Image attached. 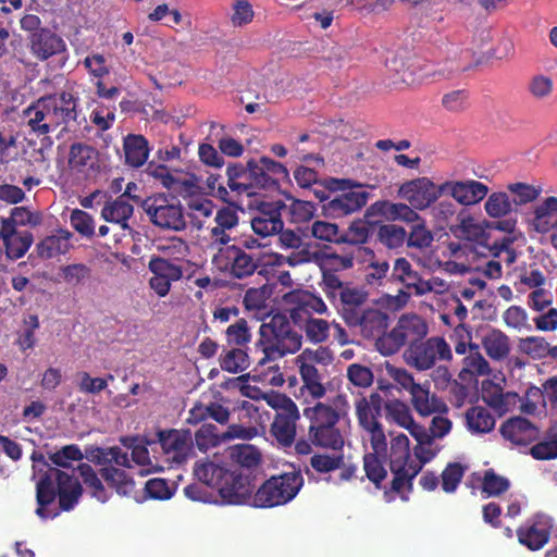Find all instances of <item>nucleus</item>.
Segmentation results:
<instances>
[{
  "label": "nucleus",
  "mask_w": 557,
  "mask_h": 557,
  "mask_svg": "<svg viewBox=\"0 0 557 557\" xmlns=\"http://www.w3.org/2000/svg\"><path fill=\"white\" fill-rule=\"evenodd\" d=\"M83 494L77 478L60 469H48L36 483V515L46 520L54 519L61 511H70Z\"/></svg>",
  "instance_id": "obj_1"
},
{
  "label": "nucleus",
  "mask_w": 557,
  "mask_h": 557,
  "mask_svg": "<svg viewBox=\"0 0 557 557\" xmlns=\"http://www.w3.org/2000/svg\"><path fill=\"white\" fill-rule=\"evenodd\" d=\"M78 104L79 98L76 95L63 90L40 97L23 111V115L30 129L41 136L59 127L69 131L71 123L77 121Z\"/></svg>",
  "instance_id": "obj_2"
},
{
  "label": "nucleus",
  "mask_w": 557,
  "mask_h": 557,
  "mask_svg": "<svg viewBox=\"0 0 557 557\" xmlns=\"http://www.w3.org/2000/svg\"><path fill=\"white\" fill-rule=\"evenodd\" d=\"M195 476L206 486L215 488L225 505H244L253 497V478L243 470H231L213 461H197Z\"/></svg>",
  "instance_id": "obj_3"
},
{
  "label": "nucleus",
  "mask_w": 557,
  "mask_h": 557,
  "mask_svg": "<svg viewBox=\"0 0 557 557\" xmlns=\"http://www.w3.org/2000/svg\"><path fill=\"white\" fill-rule=\"evenodd\" d=\"M302 334L295 330L292 320L283 313H276L259 327V339L256 343L262 357L258 367L275 362L288 354H295L301 348Z\"/></svg>",
  "instance_id": "obj_4"
},
{
  "label": "nucleus",
  "mask_w": 557,
  "mask_h": 557,
  "mask_svg": "<svg viewBox=\"0 0 557 557\" xmlns=\"http://www.w3.org/2000/svg\"><path fill=\"white\" fill-rule=\"evenodd\" d=\"M304 417L309 421L308 437L314 446L333 451L343 450L345 434L341 428V414L335 408L319 401L305 408Z\"/></svg>",
  "instance_id": "obj_5"
},
{
  "label": "nucleus",
  "mask_w": 557,
  "mask_h": 557,
  "mask_svg": "<svg viewBox=\"0 0 557 557\" xmlns=\"http://www.w3.org/2000/svg\"><path fill=\"white\" fill-rule=\"evenodd\" d=\"M320 286L346 325L370 305L369 293L363 287L344 282L331 271L323 272Z\"/></svg>",
  "instance_id": "obj_6"
},
{
  "label": "nucleus",
  "mask_w": 557,
  "mask_h": 557,
  "mask_svg": "<svg viewBox=\"0 0 557 557\" xmlns=\"http://www.w3.org/2000/svg\"><path fill=\"white\" fill-rule=\"evenodd\" d=\"M322 186L330 193L341 191L322 205L325 216L342 218L361 210L368 202L370 193L350 178L327 177Z\"/></svg>",
  "instance_id": "obj_7"
},
{
  "label": "nucleus",
  "mask_w": 557,
  "mask_h": 557,
  "mask_svg": "<svg viewBox=\"0 0 557 557\" xmlns=\"http://www.w3.org/2000/svg\"><path fill=\"white\" fill-rule=\"evenodd\" d=\"M389 470L393 473L391 487L384 491V499L387 503L395 500L398 495L403 500L409 499L413 490L412 479L409 478L411 467L410 442L406 434L399 433L392 436L389 456Z\"/></svg>",
  "instance_id": "obj_8"
},
{
  "label": "nucleus",
  "mask_w": 557,
  "mask_h": 557,
  "mask_svg": "<svg viewBox=\"0 0 557 557\" xmlns=\"http://www.w3.org/2000/svg\"><path fill=\"white\" fill-rule=\"evenodd\" d=\"M304 482L301 472L296 470L272 475L255 492L251 504L258 508L286 505L297 496Z\"/></svg>",
  "instance_id": "obj_9"
},
{
  "label": "nucleus",
  "mask_w": 557,
  "mask_h": 557,
  "mask_svg": "<svg viewBox=\"0 0 557 557\" xmlns=\"http://www.w3.org/2000/svg\"><path fill=\"white\" fill-rule=\"evenodd\" d=\"M428 333L429 326L422 317L416 313L403 314L396 325L380 337L375 347L383 356H392L405 345L411 346L412 343H419L426 337Z\"/></svg>",
  "instance_id": "obj_10"
},
{
  "label": "nucleus",
  "mask_w": 557,
  "mask_h": 557,
  "mask_svg": "<svg viewBox=\"0 0 557 557\" xmlns=\"http://www.w3.org/2000/svg\"><path fill=\"white\" fill-rule=\"evenodd\" d=\"M149 221L163 231L182 232L187 227L184 208L174 196L156 194L141 201Z\"/></svg>",
  "instance_id": "obj_11"
},
{
  "label": "nucleus",
  "mask_w": 557,
  "mask_h": 557,
  "mask_svg": "<svg viewBox=\"0 0 557 557\" xmlns=\"http://www.w3.org/2000/svg\"><path fill=\"white\" fill-rule=\"evenodd\" d=\"M404 359L409 367L418 371H426L434 368L437 362L450 361L453 352L443 336H432L407 346Z\"/></svg>",
  "instance_id": "obj_12"
},
{
  "label": "nucleus",
  "mask_w": 557,
  "mask_h": 557,
  "mask_svg": "<svg viewBox=\"0 0 557 557\" xmlns=\"http://www.w3.org/2000/svg\"><path fill=\"white\" fill-rule=\"evenodd\" d=\"M398 196L418 211H424L444 196V182L435 184L426 176L406 181L399 186Z\"/></svg>",
  "instance_id": "obj_13"
},
{
  "label": "nucleus",
  "mask_w": 557,
  "mask_h": 557,
  "mask_svg": "<svg viewBox=\"0 0 557 557\" xmlns=\"http://www.w3.org/2000/svg\"><path fill=\"white\" fill-rule=\"evenodd\" d=\"M213 261L220 269L227 271L231 276L242 280L257 271L260 260L240 246L230 245L221 248Z\"/></svg>",
  "instance_id": "obj_14"
},
{
  "label": "nucleus",
  "mask_w": 557,
  "mask_h": 557,
  "mask_svg": "<svg viewBox=\"0 0 557 557\" xmlns=\"http://www.w3.org/2000/svg\"><path fill=\"white\" fill-rule=\"evenodd\" d=\"M286 311L289 314L295 326L313 318V314H323L327 312V306L323 299L308 290L295 289L284 296Z\"/></svg>",
  "instance_id": "obj_15"
},
{
  "label": "nucleus",
  "mask_w": 557,
  "mask_h": 557,
  "mask_svg": "<svg viewBox=\"0 0 557 557\" xmlns=\"http://www.w3.org/2000/svg\"><path fill=\"white\" fill-rule=\"evenodd\" d=\"M553 529L552 519L545 515H535L521 524L517 531L518 542L530 550L542 549L549 541Z\"/></svg>",
  "instance_id": "obj_16"
},
{
  "label": "nucleus",
  "mask_w": 557,
  "mask_h": 557,
  "mask_svg": "<svg viewBox=\"0 0 557 557\" xmlns=\"http://www.w3.org/2000/svg\"><path fill=\"white\" fill-rule=\"evenodd\" d=\"M250 165L255 195L261 189L278 188V180L288 177L286 166L269 157L250 159Z\"/></svg>",
  "instance_id": "obj_17"
},
{
  "label": "nucleus",
  "mask_w": 557,
  "mask_h": 557,
  "mask_svg": "<svg viewBox=\"0 0 557 557\" xmlns=\"http://www.w3.org/2000/svg\"><path fill=\"white\" fill-rule=\"evenodd\" d=\"M388 324V313L376 306L369 305L347 326L358 330L362 337L375 339L376 343L380 337L387 334Z\"/></svg>",
  "instance_id": "obj_18"
},
{
  "label": "nucleus",
  "mask_w": 557,
  "mask_h": 557,
  "mask_svg": "<svg viewBox=\"0 0 557 557\" xmlns=\"http://www.w3.org/2000/svg\"><path fill=\"white\" fill-rule=\"evenodd\" d=\"M281 247L285 249H293L290 255L285 258V262L289 267H297L310 262H317L320 258L318 251H312L310 245L304 243L299 233L293 230H284L276 233Z\"/></svg>",
  "instance_id": "obj_19"
},
{
  "label": "nucleus",
  "mask_w": 557,
  "mask_h": 557,
  "mask_svg": "<svg viewBox=\"0 0 557 557\" xmlns=\"http://www.w3.org/2000/svg\"><path fill=\"white\" fill-rule=\"evenodd\" d=\"M488 193V187L474 180L445 181L444 196L453 197L458 203L471 206L483 200Z\"/></svg>",
  "instance_id": "obj_20"
},
{
  "label": "nucleus",
  "mask_w": 557,
  "mask_h": 557,
  "mask_svg": "<svg viewBox=\"0 0 557 557\" xmlns=\"http://www.w3.org/2000/svg\"><path fill=\"white\" fill-rule=\"evenodd\" d=\"M159 442L164 453L178 463L185 461L193 450V437L188 430L161 431Z\"/></svg>",
  "instance_id": "obj_21"
},
{
  "label": "nucleus",
  "mask_w": 557,
  "mask_h": 557,
  "mask_svg": "<svg viewBox=\"0 0 557 557\" xmlns=\"http://www.w3.org/2000/svg\"><path fill=\"white\" fill-rule=\"evenodd\" d=\"M245 429L242 425L231 424L227 431L220 432L216 425L203 423L195 433V443L200 451L216 447L220 444L236 437H243Z\"/></svg>",
  "instance_id": "obj_22"
},
{
  "label": "nucleus",
  "mask_w": 557,
  "mask_h": 557,
  "mask_svg": "<svg viewBox=\"0 0 557 557\" xmlns=\"http://www.w3.org/2000/svg\"><path fill=\"white\" fill-rule=\"evenodd\" d=\"M28 40L30 52L40 61L66 50L65 41L48 28L30 34Z\"/></svg>",
  "instance_id": "obj_23"
},
{
  "label": "nucleus",
  "mask_w": 557,
  "mask_h": 557,
  "mask_svg": "<svg viewBox=\"0 0 557 557\" xmlns=\"http://www.w3.org/2000/svg\"><path fill=\"white\" fill-rule=\"evenodd\" d=\"M502 436L517 446H528L539 436L537 428L522 417L510 418L499 429Z\"/></svg>",
  "instance_id": "obj_24"
},
{
  "label": "nucleus",
  "mask_w": 557,
  "mask_h": 557,
  "mask_svg": "<svg viewBox=\"0 0 557 557\" xmlns=\"http://www.w3.org/2000/svg\"><path fill=\"white\" fill-rule=\"evenodd\" d=\"M132 186H135V184L129 183L122 195L117 196L114 200L106 202L101 210V216L107 222L116 223L122 230L129 228L128 220L134 213V207L129 202Z\"/></svg>",
  "instance_id": "obj_25"
},
{
  "label": "nucleus",
  "mask_w": 557,
  "mask_h": 557,
  "mask_svg": "<svg viewBox=\"0 0 557 557\" xmlns=\"http://www.w3.org/2000/svg\"><path fill=\"white\" fill-rule=\"evenodd\" d=\"M73 234L65 228H59L54 234L46 236L36 244L35 252L41 259H52L65 255L71 248Z\"/></svg>",
  "instance_id": "obj_26"
},
{
  "label": "nucleus",
  "mask_w": 557,
  "mask_h": 557,
  "mask_svg": "<svg viewBox=\"0 0 557 557\" xmlns=\"http://www.w3.org/2000/svg\"><path fill=\"white\" fill-rule=\"evenodd\" d=\"M226 185L238 195H255L250 160L246 164L234 162L227 165Z\"/></svg>",
  "instance_id": "obj_27"
},
{
  "label": "nucleus",
  "mask_w": 557,
  "mask_h": 557,
  "mask_svg": "<svg viewBox=\"0 0 557 557\" xmlns=\"http://www.w3.org/2000/svg\"><path fill=\"white\" fill-rule=\"evenodd\" d=\"M300 418L299 411L287 414H274L270 433L282 447H290L296 438V424Z\"/></svg>",
  "instance_id": "obj_28"
},
{
  "label": "nucleus",
  "mask_w": 557,
  "mask_h": 557,
  "mask_svg": "<svg viewBox=\"0 0 557 557\" xmlns=\"http://www.w3.org/2000/svg\"><path fill=\"white\" fill-rule=\"evenodd\" d=\"M372 210H376L382 216L388 221H403L406 223H414L421 221L422 218L418 210L408 202H392L388 200L376 201L371 206Z\"/></svg>",
  "instance_id": "obj_29"
},
{
  "label": "nucleus",
  "mask_w": 557,
  "mask_h": 557,
  "mask_svg": "<svg viewBox=\"0 0 557 557\" xmlns=\"http://www.w3.org/2000/svg\"><path fill=\"white\" fill-rule=\"evenodd\" d=\"M531 224L542 234L557 228V197H547L534 208Z\"/></svg>",
  "instance_id": "obj_30"
},
{
  "label": "nucleus",
  "mask_w": 557,
  "mask_h": 557,
  "mask_svg": "<svg viewBox=\"0 0 557 557\" xmlns=\"http://www.w3.org/2000/svg\"><path fill=\"white\" fill-rule=\"evenodd\" d=\"M429 209L432 219L441 230L449 227L453 233H456V227L467 228L472 222V219L470 218L466 219L458 216L459 224H457L456 226L449 225L450 221L456 215L457 206L451 200L448 199L437 200Z\"/></svg>",
  "instance_id": "obj_31"
},
{
  "label": "nucleus",
  "mask_w": 557,
  "mask_h": 557,
  "mask_svg": "<svg viewBox=\"0 0 557 557\" xmlns=\"http://www.w3.org/2000/svg\"><path fill=\"white\" fill-rule=\"evenodd\" d=\"M410 395L412 406L420 416L428 417L435 412L447 411L446 404L435 395H431L429 388L420 384L413 387Z\"/></svg>",
  "instance_id": "obj_32"
},
{
  "label": "nucleus",
  "mask_w": 557,
  "mask_h": 557,
  "mask_svg": "<svg viewBox=\"0 0 557 557\" xmlns=\"http://www.w3.org/2000/svg\"><path fill=\"white\" fill-rule=\"evenodd\" d=\"M125 162L133 168L144 165L149 156L148 140L143 135L129 134L124 138Z\"/></svg>",
  "instance_id": "obj_33"
},
{
  "label": "nucleus",
  "mask_w": 557,
  "mask_h": 557,
  "mask_svg": "<svg viewBox=\"0 0 557 557\" xmlns=\"http://www.w3.org/2000/svg\"><path fill=\"white\" fill-rule=\"evenodd\" d=\"M101 478L107 484L114 488L119 495L132 496L135 492V482L125 470L119 469L114 466H106L100 469Z\"/></svg>",
  "instance_id": "obj_34"
},
{
  "label": "nucleus",
  "mask_w": 557,
  "mask_h": 557,
  "mask_svg": "<svg viewBox=\"0 0 557 557\" xmlns=\"http://www.w3.org/2000/svg\"><path fill=\"white\" fill-rule=\"evenodd\" d=\"M466 422L470 432L484 434L494 430L496 420L488 408L473 406L466 411Z\"/></svg>",
  "instance_id": "obj_35"
},
{
  "label": "nucleus",
  "mask_w": 557,
  "mask_h": 557,
  "mask_svg": "<svg viewBox=\"0 0 557 557\" xmlns=\"http://www.w3.org/2000/svg\"><path fill=\"white\" fill-rule=\"evenodd\" d=\"M209 138L218 145L222 154L232 158H238L244 153V146L240 141L227 136L224 125L212 122L210 125Z\"/></svg>",
  "instance_id": "obj_36"
},
{
  "label": "nucleus",
  "mask_w": 557,
  "mask_h": 557,
  "mask_svg": "<svg viewBox=\"0 0 557 557\" xmlns=\"http://www.w3.org/2000/svg\"><path fill=\"white\" fill-rule=\"evenodd\" d=\"M482 346L486 355L493 360H503L510 351L508 336L497 329L491 330L483 336Z\"/></svg>",
  "instance_id": "obj_37"
},
{
  "label": "nucleus",
  "mask_w": 557,
  "mask_h": 557,
  "mask_svg": "<svg viewBox=\"0 0 557 557\" xmlns=\"http://www.w3.org/2000/svg\"><path fill=\"white\" fill-rule=\"evenodd\" d=\"M491 372L490 364L482 356L478 344H469V355L463 359V367L460 371V377L483 376Z\"/></svg>",
  "instance_id": "obj_38"
},
{
  "label": "nucleus",
  "mask_w": 557,
  "mask_h": 557,
  "mask_svg": "<svg viewBox=\"0 0 557 557\" xmlns=\"http://www.w3.org/2000/svg\"><path fill=\"white\" fill-rule=\"evenodd\" d=\"M219 363L223 371L228 373H239L245 371L250 366L248 354L240 347H233L224 349L220 357Z\"/></svg>",
  "instance_id": "obj_39"
},
{
  "label": "nucleus",
  "mask_w": 557,
  "mask_h": 557,
  "mask_svg": "<svg viewBox=\"0 0 557 557\" xmlns=\"http://www.w3.org/2000/svg\"><path fill=\"white\" fill-rule=\"evenodd\" d=\"M232 459L245 472L259 467L261 462V454L259 449L251 444L236 445L231 449Z\"/></svg>",
  "instance_id": "obj_40"
},
{
  "label": "nucleus",
  "mask_w": 557,
  "mask_h": 557,
  "mask_svg": "<svg viewBox=\"0 0 557 557\" xmlns=\"http://www.w3.org/2000/svg\"><path fill=\"white\" fill-rule=\"evenodd\" d=\"M96 150L89 145L75 143L70 147L69 165L72 170L84 172L92 166Z\"/></svg>",
  "instance_id": "obj_41"
},
{
  "label": "nucleus",
  "mask_w": 557,
  "mask_h": 557,
  "mask_svg": "<svg viewBox=\"0 0 557 557\" xmlns=\"http://www.w3.org/2000/svg\"><path fill=\"white\" fill-rule=\"evenodd\" d=\"M299 373L304 388H306L313 398H321L325 395L326 391L321 382V375L313 364L305 361L301 362Z\"/></svg>",
  "instance_id": "obj_42"
},
{
  "label": "nucleus",
  "mask_w": 557,
  "mask_h": 557,
  "mask_svg": "<svg viewBox=\"0 0 557 557\" xmlns=\"http://www.w3.org/2000/svg\"><path fill=\"white\" fill-rule=\"evenodd\" d=\"M302 331L308 342L312 344H322L330 336V323L321 318H310L297 326Z\"/></svg>",
  "instance_id": "obj_43"
},
{
  "label": "nucleus",
  "mask_w": 557,
  "mask_h": 557,
  "mask_svg": "<svg viewBox=\"0 0 557 557\" xmlns=\"http://www.w3.org/2000/svg\"><path fill=\"white\" fill-rule=\"evenodd\" d=\"M33 243V233L29 231H22L18 235L13 238H9V240L3 244L7 258L10 260H17L24 257Z\"/></svg>",
  "instance_id": "obj_44"
},
{
  "label": "nucleus",
  "mask_w": 557,
  "mask_h": 557,
  "mask_svg": "<svg viewBox=\"0 0 557 557\" xmlns=\"http://www.w3.org/2000/svg\"><path fill=\"white\" fill-rule=\"evenodd\" d=\"M148 269L154 275L172 282L178 281L183 276V268L180 264L161 257H152L148 263Z\"/></svg>",
  "instance_id": "obj_45"
},
{
  "label": "nucleus",
  "mask_w": 557,
  "mask_h": 557,
  "mask_svg": "<svg viewBox=\"0 0 557 557\" xmlns=\"http://www.w3.org/2000/svg\"><path fill=\"white\" fill-rule=\"evenodd\" d=\"M373 231L372 225L364 220L351 222L349 227L342 233V244L362 245L366 244Z\"/></svg>",
  "instance_id": "obj_46"
},
{
  "label": "nucleus",
  "mask_w": 557,
  "mask_h": 557,
  "mask_svg": "<svg viewBox=\"0 0 557 557\" xmlns=\"http://www.w3.org/2000/svg\"><path fill=\"white\" fill-rule=\"evenodd\" d=\"M81 478L85 485L90 490L91 496L96 497L98 500L104 503L108 500L107 491L98 478L96 471L89 463H81L77 467Z\"/></svg>",
  "instance_id": "obj_47"
},
{
  "label": "nucleus",
  "mask_w": 557,
  "mask_h": 557,
  "mask_svg": "<svg viewBox=\"0 0 557 557\" xmlns=\"http://www.w3.org/2000/svg\"><path fill=\"white\" fill-rule=\"evenodd\" d=\"M510 482L507 478L497 474L493 469H487L482 478L481 491L487 497L499 496L507 492Z\"/></svg>",
  "instance_id": "obj_48"
},
{
  "label": "nucleus",
  "mask_w": 557,
  "mask_h": 557,
  "mask_svg": "<svg viewBox=\"0 0 557 557\" xmlns=\"http://www.w3.org/2000/svg\"><path fill=\"white\" fill-rule=\"evenodd\" d=\"M310 466L318 473H330L344 466V455L342 451L335 455L314 454L310 458Z\"/></svg>",
  "instance_id": "obj_49"
},
{
  "label": "nucleus",
  "mask_w": 557,
  "mask_h": 557,
  "mask_svg": "<svg viewBox=\"0 0 557 557\" xmlns=\"http://www.w3.org/2000/svg\"><path fill=\"white\" fill-rule=\"evenodd\" d=\"M380 454H366L363 456V469L367 478L377 487H381L382 482L387 475L383 462L380 460Z\"/></svg>",
  "instance_id": "obj_50"
},
{
  "label": "nucleus",
  "mask_w": 557,
  "mask_h": 557,
  "mask_svg": "<svg viewBox=\"0 0 557 557\" xmlns=\"http://www.w3.org/2000/svg\"><path fill=\"white\" fill-rule=\"evenodd\" d=\"M145 173L168 189H176V187L182 184L166 165L158 164L154 161L148 163Z\"/></svg>",
  "instance_id": "obj_51"
},
{
  "label": "nucleus",
  "mask_w": 557,
  "mask_h": 557,
  "mask_svg": "<svg viewBox=\"0 0 557 557\" xmlns=\"http://www.w3.org/2000/svg\"><path fill=\"white\" fill-rule=\"evenodd\" d=\"M386 417L398 425L407 429L414 420L409 407L400 400H391L384 405Z\"/></svg>",
  "instance_id": "obj_52"
},
{
  "label": "nucleus",
  "mask_w": 557,
  "mask_h": 557,
  "mask_svg": "<svg viewBox=\"0 0 557 557\" xmlns=\"http://www.w3.org/2000/svg\"><path fill=\"white\" fill-rule=\"evenodd\" d=\"M342 233L335 223L318 220L311 225L312 236L323 242L342 244Z\"/></svg>",
  "instance_id": "obj_53"
},
{
  "label": "nucleus",
  "mask_w": 557,
  "mask_h": 557,
  "mask_svg": "<svg viewBox=\"0 0 557 557\" xmlns=\"http://www.w3.org/2000/svg\"><path fill=\"white\" fill-rule=\"evenodd\" d=\"M377 236L380 242L386 247L398 248L405 243L407 238V232L403 226L385 224L380 226Z\"/></svg>",
  "instance_id": "obj_54"
},
{
  "label": "nucleus",
  "mask_w": 557,
  "mask_h": 557,
  "mask_svg": "<svg viewBox=\"0 0 557 557\" xmlns=\"http://www.w3.org/2000/svg\"><path fill=\"white\" fill-rule=\"evenodd\" d=\"M466 468L459 462L448 463L441 474L442 488L445 493H454L459 486Z\"/></svg>",
  "instance_id": "obj_55"
},
{
  "label": "nucleus",
  "mask_w": 557,
  "mask_h": 557,
  "mask_svg": "<svg viewBox=\"0 0 557 557\" xmlns=\"http://www.w3.org/2000/svg\"><path fill=\"white\" fill-rule=\"evenodd\" d=\"M226 342L230 346H244L250 342L251 335L245 319H238L225 331Z\"/></svg>",
  "instance_id": "obj_56"
},
{
  "label": "nucleus",
  "mask_w": 557,
  "mask_h": 557,
  "mask_svg": "<svg viewBox=\"0 0 557 557\" xmlns=\"http://www.w3.org/2000/svg\"><path fill=\"white\" fill-rule=\"evenodd\" d=\"M263 399L268 406L275 410V414H287L299 411L295 401L285 394L270 392L264 394Z\"/></svg>",
  "instance_id": "obj_57"
},
{
  "label": "nucleus",
  "mask_w": 557,
  "mask_h": 557,
  "mask_svg": "<svg viewBox=\"0 0 557 557\" xmlns=\"http://www.w3.org/2000/svg\"><path fill=\"white\" fill-rule=\"evenodd\" d=\"M438 449H433L428 444L416 445L413 454L418 461L411 459V467H409V478H414L421 472L423 466L430 462L437 455Z\"/></svg>",
  "instance_id": "obj_58"
},
{
  "label": "nucleus",
  "mask_w": 557,
  "mask_h": 557,
  "mask_svg": "<svg viewBox=\"0 0 557 557\" xmlns=\"http://www.w3.org/2000/svg\"><path fill=\"white\" fill-rule=\"evenodd\" d=\"M484 207L486 213L492 218H502L511 211V202L506 193H493Z\"/></svg>",
  "instance_id": "obj_59"
},
{
  "label": "nucleus",
  "mask_w": 557,
  "mask_h": 557,
  "mask_svg": "<svg viewBox=\"0 0 557 557\" xmlns=\"http://www.w3.org/2000/svg\"><path fill=\"white\" fill-rule=\"evenodd\" d=\"M70 222L72 227L82 236L90 238L95 235V222L88 212L74 209L71 212Z\"/></svg>",
  "instance_id": "obj_60"
},
{
  "label": "nucleus",
  "mask_w": 557,
  "mask_h": 557,
  "mask_svg": "<svg viewBox=\"0 0 557 557\" xmlns=\"http://www.w3.org/2000/svg\"><path fill=\"white\" fill-rule=\"evenodd\" d=\"M83 458L81 448L75 444L65 445L49 456L50 461L61 468H70L71 461H79Z\"/></svg>",
  "instance_id": "obj_61"
},
{
  "label": "nucleus",
  "mask_w": 557,
  "mask_h": 557,
  "mask_svg": "<svg viewBox=\"0 0 557 557\" xmlns=\"http://www.w3.org/2000/svg\"><path fill=\"white\" fill-rule=\"evenodd\" d=\"M420 223L411 226L410 233L407 237V245L418 249H424L431 246L433 243V234L425 226L423 220Z\"/></svg>",
  "instance_id": "obj_62"
},
{
  "label": "nucleus",
  "mask_w": 557,
  "mask_h": 557,
  "mask_svg": "<svg viewBox=\"0 0 557 557\" xmlns=\"http://www.w3.org/2000/svg\"><path fill=\"white\" fill-rule=\"evenodd\" d=\"M231 23L234 27H243L252 22L255 12L248 0H235L232 5Z\"/></svg>",
  "instance_id": "obj_63"
},
{
  "label": "nucleus",
  "mask_w": 557,
  "mask_h": 557,
  "mask_svg": "<svg viewBox=\"0 0 557 557\" xmlns=\"http://www.w3.org/2000/svg\"><path fill=\"white\" fill-rule=\"evenodd\" d=\"M530 454L536 460L557 458V434L532 446Z\"/></svg>",
  "instance_id": "obj_64"
}]
</instances>
